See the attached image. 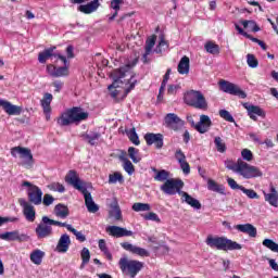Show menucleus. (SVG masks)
Segmentation results:
<instances>
[{
    "label": "nucleus",
    "instance_id": "nucleus-1",
    "mask_svg": "<svg viewBox=\"0 0 278 278\" xmlns=\"http://www.w3.org/2000/svg\"><path fill=\"white\" fill-rule=\"evenodd\" d=\"M132 66L127 64L117 70H114L111 73V79H113V84L110 85L109 91L113 99H118L121 97V90L118 88H124V96L127 97L136 88V84H138V79L136 78V74L131 71Z\"/></svg>",
    "mask_w": 278,
    "mask_h": 278
},
{
    "label": "nucleus",
    "instance_id": "nucleus-2",
    "mask_svg": "<svg viewBox=\"0 0 278 278\" xmlns=\"http://www.w3.org/2000/svg\"><path fill=\"white\" fill-rule=\"evenodd\" d=\"M225 166L228 170H232L233 173H237V175L243 177V179H255L257 177H263L264 175L260 167L253 166L242 161V159H239L236 163L232 161H226Z\"/></svg>",
    "mask_w": 278,
    "mask_h": 278
},
{
    "label": "nucleus",
    "instance_id": "nucleus-3",
    "mask_svg": "<svg viewBox=\"0 0 278 278\" xmlns=\"http://www.w3.org/2000/svg\"><path fill=\"white\" fill-rule=\"evenodd\" d=\"M205 244L210 249H216V251H241L242 244L227 238L208 235L205 239Z\"/></svg>",
    "mask_w": 278,
    "mask_h": 278
},
{
    "label": "nucleus",
    "instance_id": "nucleus-4",
    "mask_svg": "<svg viewBox=\"0 0 278 278\" xmlns=\"http://www.w3.org/2000/svg\"><path fill=\"white\" fill-rule=\"evenodd\" d=\"M88 118V112H84L81 108H73L64 112L58 118V125L61 127H68V125H73V123H81V121H86Z\"/></svg>",
    "mask_w": 278,
    "mask_h": 278
},
{
    "label": "nucleus",
    "instance_id": "nucleus-5",
    "mask_svg": "<svg viewBox=\"0 0 278 278\" xmlns=\"http://www.w3.org/2000/svg\"><path fill=\"white\" fill-rule=\"evenodd\" d=\"M184 99L187 105L195 108V110L207 109V100H205V96L201 91L189 90L185 93Z\"/></svg>",
    "mask_w": 278,
    "mask_h": 278
},
{
    "label": "nucleus",
    "instance_id": "nucleus-6",
    "mask_svg": "<svg viewBox=\"0 0 278 278\" xmlns=\"http://www.w3.org/2000/svg\"><path fill=\"white\" fill-rule=\"evenodd\" d=\"M118 264L121 270L127 273L131 278H136V275L144 268V263L136 260H129L127 257H122Z\"/></svg>",
    "mask_w": 278,
    "mask_h": 278
},
{
    "label": "nucleus",
    "instance_id": "nucleus-7",
    "mask_svg": "<svg viewBox=\"0 0 278 278\" xmlns=\"http://www.w3.org/2000/svg\"><path fill=\"white\" fill-rule=\"evenodd\" d=\"M22 188H26L27 197L33 205H40L42 203V189L31 184L30 181L24 180Z\"/></svg>",
    "mask_w": 278,
    "mask_h": 278
},
{
    "label": "nucleus",
    "instance_id": "nucleus-8",
    "mask_svg": "<svg viewBox=\"0 0 278 278\" xmlns=\"http://www.w3.org/2000/svg\"><path fill=\"white\" fill-rule=\"evenodd\" d=\"M65 181L70 186H73L75 190H78V192H81V194L86 192L88 188H91L90 184L81 180V178H79V174H77L73 169H71L65 176Z\"/></svg>",
    "mask_w": 278,
    "mask_h": 278
},
{
    "label": "nucleus",
    "instance_id": "nucleus-9",
    "mask_svg": "<svg viewBox=\"0 0 278 278\" xmlns=\"http://www.w3.org/2000/svg\"><path fill=\"white\" fill-rule=\"evenodd\" d=\"M12 157H17L20 155L22 162V166L26 168H31L34 166V155L31 154V150L22 147H15L11 149Z\"/></svg>",
    "mask_w": 278,
    "mask_h": 278
},
{
    "label": "nucleus",
    "instance_id": "nucleus-10",
    "mask_svg": "<svg viewBox=\"0 0 278 278\" xmlns=\"http://www.w3.org/2000/svg\"><path fill=\"white\" fill-rule=\"evenodd\" d=\"M52 225L51 218L43 216L41 218V223L35 229L37 238H39V240L51 238V236H53V227H51Z\"/></svg>",
    "mask_w": 278,
    "mask_h": 278
},
{
    "label": "nucleus",
    "instance_id": "nucleus-11",
    "mask_svg": "<svg viewBox=\"0 0 278 278\" xmlns=\"http://www.w3.org/2000/svg\"><path fill=\"white\" fill-rule=\"evenodd\" d=\"M90 0H70V3H73L74 5H78L77 10L78 12H81L83 14H92V12H97L99 8L101 7V3L99 0H93L88 3ZM87 3V4H81Z\"/></svg>",
    "mask_w": 278,
    "mask_h": 278
},
{
    "label": "nucleus",
    "instance_id": "nucleus-12",
    "mask_svg": "<svg viewBox=\"0 0 278 278\" xmlns=\"http://www.w3.org/2000/svg\"><path fill=\"white\" fill-rule=\"evenodd\" d=\"M219 88L226 94H232L233 97H239V99H247V92H244L240 87L233 83L227 80H219Z\"/></svg>",
    "mask_w": 278,
    "mask_h": 278
},
{
    "label": "nucleus",
    "instance_id": "nucleus-13",
    "mask_svg": "<svg viewBox=\"0 0 278 278\" xmlns=\"http://www.w3.org/2000/svg\"><path fill=\"white\" fill-rule=\"evenodd\" d=\"M184 188V181L176 180V179H167L162 186L161 190L164 192V194H168L169 197H173L174 194L179 193V189Z\"/></svg>",
    "mask_w": 278,
    "mask_h": 278
},
{
    "label": "nucleus",
    "instance_id": "nucleus-14",
    "mask_svg": "<svg viewBox=\"0 0 278 278\" xmlns=\"http://www.w3.org/2000/svg\"><path fill=\"white\" fill-rule=\"evenodd\" d=\"M165 127H167V129H172L173 131H179V129H181L184 127V125H186V123L180 119L179 116H177V114L175 113H168L165 118Z\"/></svg>",
    "mask_w": 278,
    "mask_h": 278
},
{
    "label": "nucleus",
    "instance_id": "nucleus-15",
    "mask_svg": "<svg viewBox=\"0 0 278 278\" xmlns=\"http://www.w3.org/2000/svg\"><path fill=\"white\" fill-rule=\"evenodd\" d=\"M0 240H5L7 242H27L29 236L21 233L18 230H13L0 233Z\"/></svg>",
    "mask_w": 278,
    "mask_h": 278
},
{
    "label": "nucleus",
    "instance_id": "nucleus-16",
    "mask_svg": "<svg viewBox=\"0 0 278 278\" xmlns=\"http://www.w3.org/2000/svg\"><path fill=\"white\" fill-rule=\"evenodd\" d=\"M143 138L148 147H151L153 144L155 149H162V147H164V135L162 134L148 132L144 135Z\"/></svg>",
    "mask_w": 278,
    "mask_h": 278
},
{
    "label": "nucleus",
    "instance_id": "nucleus-17",
    "mask_svg": "<svg viewBox=\"0 0 278 278\" xmlns=\"http://www.w3.org/2000/svg\"><path fill=\"white\" fill-rule=\"evenodd\" d=\"M18 203L21 207H23V214L26 220H28V223H34V220H36V210L34 208V205L25 199H20Z\"/></svg>",
    "mask_w": 278,
    "mask_h": 278
},
{
    "label": "nucleus",
    "instance_id": "nucleus-18",
    "mask_svg": "<svg viewBox=\"0 0 278 278\" xmlns=\"http://www.w3.org/2000/svg\"><path fill=\"white\" fill-rule=\"evenodd\" d=\"M243 108L247 110L248 116H250L252 121H257V116H262V117L266 116V114L264 113V110H262V108L257 105H253L249 102H245L243 103Z\"/></svg>",
    "mask_w": 278,
    "mask_h": 278
},
{
    "label": "nucleus",
    "instance_id": "nucleus-19",
    "mask_svg": "<svg viewBox=\"0 0 278 278\" xmlns=\"http://www.w3.org/2000/svg\"><path fill=\"white\" fill-rule=\"evenodd\" d=\"M0 108L4 110L9 116H20L23 109L18 105L11 104L9 101L0 99Z\"/></svg>",
    "mask_w": 278,
    "mask_h": 278
},
{
    "label": "nucleus",
    "instance_id": "nucleus-20",
    "mask_svg": "<svg viewBox=\"0 0 278 278\" xmlns=\"http://www.w3.org/2000/svg\"><path fill=\"white\" fill-rule=\"evenodd\" d=\"M122 249L125 251H129V253H132L134 255H139L140 257H149V251H147L144 248H140L137 245H134L129 242H123L121 243Z\"/></svg>",
    "mask_w": 278,
    "mask_h": 278
},
{
    "label": "nucleus",
    "instance_id": "nucleus-21",
    "mask_svg": "<svg viewBox=\"0 0 278 278\" xmlns=\"http://www.w3.org/2000/svg\"><path fill=\"white\" fill-rule=\"evenodd\" d=\"M106 232L113 238H125L129 236H134L131 230H127L126 228L118 227V226H109L106 227Z\"/></svg>",
    "mask_w": 278,
    "mask_h": 278
},
{
    "label": "nucleus",
    "instance_id": "nucleus-22",
    "mask_svg": "<svg viewBox=\"0 0 278 278\" xmlns=\"http://www.w3.org/2000/svg\"><path fill=\"white\" fill-rule=\"evenodd\" d=\"M212 127V119L207 115H200V121L195 125L199 134H207Z\"/></svg>",
    "mask_w": 278,
    "mask_h": 278
},
{
    "label": "nucleus",
    "instance_id": "nucleus-23",
    "mask_svg": "<svg viewBox=\"0 0 278 278\" xmlns=\"http://www.w3.org/2000/svg\"><path fill=\"white\" fill-rule=\"evenodd\" d=\"M233 228L240 233H247L250 238H257V228L253 224H238Z\"/></svg>",
    "mask_w": 278,
    "mask_h": 278
},
{
    "label": "nucleus",
    "instance_id": "nucleus-24",
    "mask_svg": "<svg viewBox=\"0 0 278 278\" xmlns=\"http://www.w3.org/2000/svg\"><path fill=\"white\" fill-rule=\"evenodd\" d=\"M84 199H85V205L87 207V212L89 214H97L99 212V206L98 204L94 203V200L92 199V194L88 191L83 192Z\"/></svg>",
    "mask_w": 278,
    "mask_h": 278
},
{
    "label": "nucleus",
    "instance_id": "nucleus-25",
    "mask_svg": "<svg viewBox=\"0 0 278 278\" xmlns=\"http://www.w3.org/2000/svg\"><path fill=\"white\" fill-rule=\"evenodd\" d=\"M71 248V237L67 233H64L60 237L58 244L55 247L56 253H67Z\"/></svg>",
    "mask_w": 278,
    "mask_h": 278
},
{
    "label": "nucleus",
    "instance_id": "nucleus-26",
    "mask_svg": "<svg viewBox=\"0 0 278 278\" xmlns=\"http://www.w3.org/2000/svg\"><path fill=\"white\" fill-rule=\"evenodd\" d=\"M156 40H157V36L155 35L148 37V39L146 40L144 53L142 55L143 62H148L149 55L153 53V47H155Z\"/></svg>",
    "mask_w": 278,
    "mask_h": 278
},
{
    "label": "nucleus",
    "instance_id": "nucleus-27",
    "mask_svg": "<svg viewBox=\"0 0 278 278\" xmlns=\"http://www.w3.org/2000/svg\"><path fill=\"white\" fill-rule=\"evenodd\" d=\"M178 194L181 197V202L187 203L193 210H201V202L199 200L192 198V195L188 194L186 191H179Z\"/></svg>",
    "mask_w": 278,
    "mask_h": 278
},
{
    "label": "nucleus",
    "instance_id": "nucleus-28",
    "mask_svg": "<svg viewBox=\"0 0 278 278\" xmlns=\"http://www.w3.org/2000/svg\"><path fill=\"white\" fill-rule=\"evenodd\" d=\"M270 193H266V191H263V194L265 197V201L269 203L273 207H278V192L275 187L270 186L269 188Z\"/></svg>",
    "mask_w": 278,
    "mask_h": 278
},
{
    "label": "nucleus",
    "instance_id": "nucleus-29",
    "mask_svg": "<svg viewBox=\"0 0 278 278\" xmlns=\"http://www.w3.org/2000/svg\"><path fill=\"white\" fill-rule=\"evenodd\" d=\"M58 60H61L63 62V67H56L54 77H66L68 75V60H66V56L62 54H58Z\"/></svg>",
    "mask_w": 278,
    "mask_h": 278
},
{
    "label": "nucleus",
    "instance_id": "nucleus-30",
    "mask_svg": "<svg viewBox=\"0 0 278 278\" xmlns=\"http://www.w3.org/2000/svg\"><path fill=\"white\" fill-rule=\"evenodd\" d=\"M53 51H55V46L40 52L38 55V61L40 64H45L50 58H58V55H60V53H54Z\"/></svg>",
    "mask_w": 278,
    "mask_h": 278
},
{
    "label": "nucleus",
    "instance_id": "nucleus-31",
    "mask_svg": "<svg viewBox=\"0 0 278 278\" xmlns=\"http://www.w3.org/2000/svg\"><path fill=\"white\" fill-rule=\"evenodd\" d=\"M81 138L85 142H88L91 147L99 143V139L101 138V132L99 131H90L88 134L81 135Z\"/></svg>",
    "mask_w": 278,
    "mask_h": 278
},
{
    "label": "nucleus",
    "instance_id": "nucleus-32",
    "mask_svg": "<svg viewBox=\"0 0 278 278\" xmlns=\"http://www.w3.org/2000/svg\"><path fill=\"white\" fill-rule=\"evenodd\" d=\"M71 214V211H68V206L60 203L54 206V215L58 218H68V215Z\"/></svg>",
    "mask_w": 278,
    "mask_h": 278
},
{
    "label": "nucleus",
    "instance_id": "nucleus-33",
    "mask_svg": "<svg viewBox=\"0 0 278 278\" xmlns=\"http://www.w3.org/2000/svg\"><path fill=\"white\" fill-rule=\"evenodd\" d=\"M177 68L180 75H188V73H190V59L188 56H182Z\"/></svg>",
    "mask_w": 278,
    "mask_h": 278
},
{
    "label": "nucleus",
    "instance_id": "nucleus-34",
    "mask_svg": "<svg viewBox=\"0 0 278 278\" xmlns=\"http://www.w3.org/2000/svg\"><path fill=\"white\" fill-rule=\"evenodd\" d=\"M45 257V252L42 250H35L30 253V262L36 266H40L42 264V260Z\"/></svg>",
    "mask_w": 278,
    "mask_h": 278
},
{
    "label": "nucleus",
    "instance_id": "nucleus-35",
    "mask_svg": "<svg viewBox=\"0 0 278 278\" xmlns=\"http://www.w3.org/2000/svg\"><path fill=\"white\" fill-rule=\"evenodd\" d=\"M123 0H111L110 8L114 10V13L109 16V21H114L118 16V11L121 10V5H123Z\"/></svg>",
    "mask_w": 278,
    "mask_h": 278
},
{
    "label": "nucleus",
    "instance_id": "nucleus-36",
    "mask_svg": "<svg viewBox=\"0 0 278 278\" xmlns=\"http://www.w3.org/2000/svg\"><path fill=\"white\" fill-rule=\"evenodd\" d=\"M170 73H172V70L167 68L159 90V96H157L159 101H161L162 97H164V90H166V85L168 84V79H170Z\"/></svg>",
    "mask_w": 278,
    "mask_h": 278
},
{
    "label": "nucleus",
    "instance_id": "nucleus-37",
    "mask_svg": "<svg viewBox=\"0 0 278 278\" xmlns=\"http://www.w3.org/2000/svg\"><path fill=\"white\" fill-rule=\"evenodd\" d=\"M51 101H53V94L45 93L40 101L43 112H51Z\"/></svg>",
    "mask_w": 278,
    "mask_h": 278
},
{
    "label": "nucleus",
    "instance_id": "nucleus-38",
    "mask_svg": "<svg viewBox=\"0 0 278 278\" xmlns=\"http://www.w3.org/2000/svg\"><path fill=\"white\" fill-rule=\"evenodd\" d=\"M119 160L121 162H123L124 170H126L129 175H134V173H136V168H134V164L131 163V161H129V159H127V156L121 155Z\"/></svg>",
    "mask_w": 278,
    "mask_h": 278
},
{
    "label": "nucleus",
    "instance_id": "nucleus-39",
    "mask_svg": "<svg viewBox=\"0 0 278 278\" xmlns=\"http://www.w3.org/2000/svg\"><path fill=\"white\" fill-rule=\"evenodd\" d=\"M204 49L206 53H210L211 55H218V53H220V47L214 43V41H207L204 45Z\"/></svg>",
    "mask_w": 278,
    "mask_h": 278
},
{
    "label": "nucleus",
    "instance_id": "nucleus-40",
    "mask_svg": "<svg viewBox=\"0 0 278 278\" xmlns=\"http://www.w3.org/2000/svg\"><path fill=\"white\" fill-rule=\"evenodd\" d=\"M207 188L212 192H218V194H225V186L218 185L216 181L208 179Z\"/></svg>",
    "mask_w": 278,
    "mask_h": 278
},
{
    "label": "nucleus",
    "instance_id": "nucleus-41",
    "mask_svg": "<svg viewBox=\"0 0 278 278\" xmlns=\"http://www.w3.org/2000/svg\"><path fill=\"white\" fill-rule=\"evenodd\" d=\"M126 136L135 144L136 147L140 146V138L138 137V134L136 132V128L126 129Z\"/></svg>",
    "mask_w": 278,
    "mask_h": 278
},
{
    "label": "nucleus",
    "instance_id": "nucleus-42",
    "mask_svg": "<svg viewBox=\"0 0 278 278\" xmlns=\"http://www.w3.org/2000/svg\"><path fill=\"white\" fill-rule=\"evenodd\" d=\"M128 156L134 162V164H138L142 160V157L140 156V150L134 147L128 148Z\"/></svg>",
    "mask_w": 278,
    "mask_h": 278
},
{
    "label": "nucleus",
    "instance_id": "nucleus-43",
    "mask_svg": "<svg viewBox=\"0 0 278 278\" xmlns=\"http://www.w3.org/2000/svg\"><path fill=\"white\" fill-rule=\"evenodd\" d=\"M109 216L111 218H115V220H123V213L121 212V206H118V204L112 205V208L109 212Z\"/></svg>",
    "mask_w": 278,
    "mask_h": 278
},
{
    "label": "nucleus",
    "instance_id": "nucleus-44",
    "mask_svg": "<svg viewBox=\"0 0 278 278\" xmlns=\"http://www.w3.org/2000/svg\"><path fill=\"white\" fill-rule=\"evenodd\" d=\"M152 170L153 173H156L154 176L155 181H168V172L166 169L157 170L153 167Z\"/></svg>",
    "mask_w": 278,
    "mask_h": 278
},
{
    "label": "nucleus",
    "instance_id": "nucleus-45",
    "mask_svg": "<svg viewBox=\"0 0 278 278\" xmlns=\"http://www.w3.org/2000/svg\"><path fill=\"white\" fill-rule=\"evenodd\" d=\"M263 247L265 249H269L273 253H278V243L273 241V239H265L262 242Z\"/></svg>",
    "mask_w": 278,
    "mask_h": 278
},
{
    "label": "nucleus",
    "instance_id": "nucleus-46",
    "mask_svg": "<svg viewBox=\"0 0 278 278\" xmlns=\"http://www.w3.org/2000/svg\"><path fill=\"white\" fill-rule=\"evenodd\" d=\"M214 144L216 147V150L218 153H225L227 151V144L220 137H215L214 138Z\"/></svg>",
    "mask_w": 278,
    "mask_h": 278
},
{
    "label": "nucleus",
    "instance_id": "nucleus-47",
    "mask_svg": "<svg viewBox=\"0 0 278 278\" xmlns=\"http://www.w3.org/2000/svg\"><path fill=\"white\" fill-rule=\"evenodd\" d=\"M241 25L244 27V29H251V31L254 33L260 31V26H257V23H255V21H241Z\"/></svg>",
    "mask_w": 278,
    "mask_h": 278
},
{
    "label": "nucleus",
    "instance_id": "nucleus-48",
    "mask_svg": "<svg viewBox=\"0 0 278 278\" xmlns=\"http://www.w3.org/2000/svg\"><path fill=\"white\" fill-rule=\"evenodd\" d=\"M123 181H125V178L119 172L109 175V184H123Z\"/></svg>",
    "mask_w": 278,
    "mask_h": 278
},
{
    "label": "nucleus",
    "instance_id": "nucleus-49",
    "mask_svg": "<svg viewBox=\"0 0 278 278\" xmlns=\"http://www.w3.org/2000/svg\"><path fill=\"white\" fill-rule=\"evenodd\" d=\"M134 212H149L151 211V205L149 203L137 202L132 204Z\"/></svg>",
    "mask_w": 278,
    "mask_h": 278
},
{
    "label": "nucleus",
    "instance_id": "nucleus-50",
    "mask_svg": "<svg viewBox=\"0 0 278 278\" xmlns=\"http://www.w3.org/2000/svg\"><path fill=\"white\" fill-rule=\"evenodd\" d=\"M48 188L52 192H60L61 194L66 192V188L64 187V185H62L60 182H52V184L48 185Z\"/></svg>",
    "mask_w": 278,
    "mask_h": 278
},
{
    "label": "nucleus",
    "instance_id": "nucleus-51",
    "mask_svg": "<svg viewBox=\"0 0 278 278\" xmlns=\"http://www.w3.org/2000/svg\"><path fill=\"white\" fill-rule=\"evenodd\" d=\"M99 249L102 251V253L105 255L108 260H112V253H110V250H108V245L105 244V240L100 239L99 242Z\"/></svg>",
    "mask_w": 278,
    "mask_h": 278
},
{
    "label": "nucleus",
    "instance_id": "nucleus-52",
    "mask_svg": "<svg viewBox=\"0 0 278 278\" xmlns=\"http://www.w3.org/2000/svg\"><path fill=\"white\" fill-rule=\"evenodd\" d=\"M80 257L83 261L80 268H84V266L90 262V250H88V248H84L80 252Z\"/></svg>",
    "mask_w": 278,
    "mask_h": 278
},
{
    "label": "nucleus",
    "instance_id": "nucleus-53",
    "mask_svg": "<svg viewBox=\"0 0 278 278\" xmlns=\"http://www.w3.org/2000/svg\"><path fill=\"white\" fill-rule=\"evenodd\" d=\"M68 231H71V233L75 235L76 240H78V242H86V236L84 235V232L78 231L77 229L68 226Z\"/></svg>",
    "mask_w": 278,
    "mask_h": 278
},
{
    "label": "nucleus",
    "instance_id": "nucleus-54",
    "mask_svg": "<svg viewBox=\"0 0 278 278\" xmlns=\"http://www.w3.org/2000/svg\"><path fill=\"white\" fill-rule=\"evenodd\" d=\"M241 192L248 197V199H260V194L253 189L241 188Z\"/></svg>",
    "mask_w": 278,
    "mask_h": 278
},
{
    "label": "nucleus",
    "instance_id": "nucleus-55",
    "mask_svg": "<svg viewBox=\"0 0 278 278\" xmlns=\"http://www.w3.org/2000/svg\"><path fill=\"white\" fill-rule=\"evenodd\" d=\"M219 116L220 118H224V121H227L228 123H236V119H233V116L227 110H220Z\"/></svg>",
    "mask_w": 278,
    "mask_h": 278
},
{
    "label": "nucleus",
    "instance_id": "nucleus-56",
    "mask_svg": "<svg viewBox=\"0 0 278 278\" xmlns=\"http://www.w3.org/2000/svg\"><path fill=\"white\" fill-rule=\"evenodd\" d=\"M247 62H248V66H250V68H257V66L260 64L257 62V59H255V55H253V54L247 55Z\"/></svg>",
    "mask_w": 278,
    "mask_h": 278
},
{
    "label": "nucleus",
    "instance_id": "nucleus-57",
    "mask_svg": "<svg viewBox=\"0 0 278 278\" xmlns=\"http://www.w3.org/2000/svg\"><path fill=\"white\" fill-rule=\"evenodd\" d=\"M53 201H55V198H53V195L46 193L43 195V199L41 198V203H43V205H46V207H49V205H53Z\"/></svg>",
    "mask_w": 278,
    "mask_h": 278
},
{
    "label": "nucleus",
    "instance_id": "nucleus-58",
    "mask_svg": "<svg viewBox=\"0 0 278 278\" xmlns=\"http://www.w3.org/2000/svg\"><path fill=\"white\" fill-rule=\"evenodd\" d=\"M144 220H152L153 223H162V219H160V216L156 213L150 212L147 215H144Z\"/></svg>",
    "mask_w": 278,
    "mask_h": 278
},
{
    "label": "nucleus",
    "instance_id": "nucleus-59",
    "mask_svg": "<svg viewBox=\"0 0 278 278\" xmlns=\"http://www.w3.org/2000/svg\"><path fill=\"white\" fill-rule=\"evenodd\" d=\"M227 184L231 188V190H242L243 186L238 185V182L233 178H227Z\"/></svg>",
    "mask_w": 278,
    "mask_h": 278
},
{
    "label": "nucleus",
    "instance_id": "nucleus-60",
    "mask_svg": "<svg viewBox=\"0 0 278 278\" xmlns=\"http://www.w3.org/2000/svg\"><path fill=\"white\" fill-rule=\"evenodd\" d=\"M241 156L243 160H245V162H251L253 160V152H251L249 149H243L241 151Z\"/></svg>",
    "mask_w": 278,
    "mask_h": 278
},
{
    "label": "nucleus",
    "instance_id": "nucleus-61",
    "mask_svg": "<svg viewBox=\"0 0 278 278\" xmlns=\"http://www.w3.org/2000/svg\"><path fill=\"white\" fill-rule=\"evenodd\" d=\"M175 159L177 160L178 164L181 162H186V154H184V151L181 149L176 150Z\"/></svg>",
    "mask_w": 278,
    "mask_h": 278
},
{
    "label": "nucleus",
    "instance_id": "nucleus-62",
    "mask_svg": "<svg viewBox=\"0 0 278 278\" xmlns=\"http://www.w3.org/2000/svg\"><path fill=\"white\" fill-rule=\"evenodd\" d=\"M179 164L184 175H190V164H188V161H182Z\"/></svg>",
    "mask_w": 278,
    "mask_h": 278
},
{
    "label": "nucleus",
    "instance_id": "nucleus-63",
    "mask_svg": "<svg viewBox=\"0 0 278 278\" xmlns=\"http://www.w3.org/2000/svg\"><path fill=\"white\" fill-rule=\"evenodd\" d=\"M181 89L179 85H169L167 88V94H177V91Z\"/></svg>",
    "mask_w": 278,
    "mask_h": 278
},
{
    "label": "nucleus",
    "instance_id": "nucleus-64",
    "mask_svg": "<svg viewBox=\"0 0 278 278\" xmlns=\"http://www.w3.org/2000/svg\"><path fill=\"white\" fill-rule=\"evenodd\" d=\"M55 71H56V67H55L53 64L47 65V73H48L51 77H55Z\"/></svg>",
    "mask_w": 278,
    "mask_h": 278
}]
</instances>
